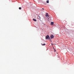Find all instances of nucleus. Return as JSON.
<instances>
[{"label": "nucleus", "instance_id": "f257e3e1", "mask_svg": "<svg viewBox=\"0 0 74 74\" xmlns=\"http://www.w3.org/2000/svg\"><path fill=\"white\" fill-rule=\"evenodd\" d=\"M46 16H47V17L48 19H49V18H50V17H49V16L48 15V13H46Z\"/></svg>", "mask_w": 74, "mask_h": 74}, {"label": "nucleus", "instance_id": "f03ea898", "mask_svg": "<svg viewBox=\"0 0 74 74\" xmlns=\"http://www.w3.org/2000/svg\"><path fill=\"white\" fill-rule=\"evenodd\" d=\"M54 38V36L53 35H51L49 38V39H52V38Z\"/></svg>", "mask_w": 74, "mask_h": 74}, {"label": "nucleus", "instance_id": "7ed1b4c3", "mask_svg": "<svg viewBox=\"0 0 74 74\" xmlns=\"http://www.w3.org/2000/svg\"><path fill=\"white\" fill-rule=\"evenodd\" d=\"M49 35H47L46 36V39L47 40V39H49Z\"/></svg>", "mask_w": 74, "mask_h": 74}, {"label": "nucleus", "instance_id": "20e7f679", "mask_svg": "<svg viewBox=\"0 0 74 74\" xmlns=\"http://www.w3.org/2000/svg\"><path fill=\"white\" fill-rule=\"evenodd\" d=\"M53 23H53V22H51V25H53Z\"/></svg>", "mask_w": 74, "mask_h": 74}, {"label": "nucleus", "instance_id": "39448f33", "mask_svg": "<svg viewBox=\"0 0 74 74\" xmlns=\"http://www.w3.org/2000/svg\"><path fill=\"white\" fill-rule=\"evenodd\" d=\"M33 20L34 21H35V22H36V21H37L36 19H35L34 18L33 19Z\"/></svg>", "mask_w": 74, "mask_h": 74}, {"label": "nucleus", "instance_id": "423d86ee", "mask_svg": "<svg viewBox=\"0 0 74 74\" xmlns=\"http://www.w3.org/2000/svg\"><path fill=\"white\" fill-rule=\"evenodd\" d=\"M41 45H43V46L45 45V44H42V43H41Z\"/></svg>", "mask_w": 74, "mask_h": 74}, {"label": "nucleus", "instance_id": "0eeeda50", "mask_svg": "<svg viewBox=\"0 0 74 74\" xmlns=\"http://www.w3.org/2000/svg\"><path fill=\"white\" fill-rule=\"evenodd\" d=\"M47 3H49V0H47Z\"/></svg>", "mask_w": 74, "mask_h": 74}, {"label": "nucleus", "instance_id": "6e6552de", "mask_svg": "<svg viewBox=\"0 0 74 74\" xmlns=\"http://www.w3.org/2000/svg\"><path fill=\"white\" fill-rule=\"evenodd\" d=\"M19 10H21V9H22V8H21V7H19Z\"/></svg>", "mask_w": 74, "mask_h": 74}, {"label": "nucleus", "instance_id": "1a4fd4ad", "mask_svg": "<svg viewBox=\"0 0 74 74\" xmlns=\"http://www.w3.org/2000/svg\"><path fill=\"white\" fill-rule=\"evenodd\" d=\"M54 48V51L55 52H56V50H55V48H54V47H53Z\"/></svg>", "mask_w": 74, "mask_h": 74}, {"label": "nucleus", "instance_id": "9d476101", "mask_svg": "<svg viewBox=\"0 0 74 74\" xmlns=\"http://www.w3.org/2000/svg\"><path fill=\"white\" fill-rule=\"evenodd\" d=\"M38 17H39V18H40V16H38Z\"/></svg>", "mask_w": 74, "mask_h": 74}, {"label": "nucleus", "instance_id": "9b49d317", "mask_svg": "<svg viewBox=\"0 0 74 74\" xmlns=\"http://www.w3.org/2000/svg\"><path fill=\"white\" fill-rule=\"evenodd\" d=\"M51 45H53V44L52 43V44H51Z\"/></svg>", "mask_w": 74, "mask_h": 74}, {"label": "nucleus", "instance_id": "f8f14e48", "mask_svg": "<svg viewBox=\"0 0 74 74\" xmlns=\"http://www.w3.org/2000/svg\"><path fill=\"white\" fill-rule=\"evenodd\" d=\"M42 10H44V8H42Z\"/></svg>", "mask_w": 74, "mask_h": 74}, {"label": "nucleus", "instance_id": "ddd939ff", "mask_svg": "<svg viewBox=\"0 0 74 74\" xmlns=\"http://www.w3.org/2000/svg\"><path fill=\"white\" fill-rule=\"evenodd\" d=\"M49 18H50V19H51V18H49Z\"/></svg>", "mask_w": 74, "mask_h": 74}]
</instances>
